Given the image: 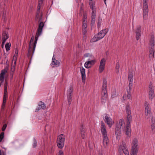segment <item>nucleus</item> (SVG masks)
I'll return each instance as SVG.
<instances>
[{
  "mask_svg": "<svg viewBox=\"0 0 155 155\" xmlns=\"http://www.w3.org/2000/svg\"><path fill=\"white\" fill-rule=\"evenodd\" d=\"M101 131L103 135V148L107 149L108 147V143L109 141L107 137L106 127L103 121L101 122Z\"/></svg>",
  "mask_w": 155,
  "mask_h": 155,
  "instance_id": "f257e3e1",
  "label": "nucleus"
},
{
  "mask_svg": "<svg viewBox=\"0 0 155 155\" xmlns=\"http://www.w3.org/2000/svg\"><path fill=\"white\" fill-rule=\"evenodd\" d=\"M107 81L106 79H104L103 81L101 91V101L105 103L108 100V94L107 91Z\"/></svg>",
  "mask_w": 155,
  "mask_h": 155,
  "instance_id": "f03ea898",
  "label": "nucleus"
},
{
  "mask_svg": "<svg viewBox=\"0 0 155 155\" xmlns=\"http://www.w3.org/2000/svg\"><path fill=\"white\" fill-rule=\"evenodd\" d=\"M34 38V36L33 35L32 36L30 41L28 51V57L31 56V55L32 56L33 55L35 51L37 42L35 45L34 44L35 41V40L33 43Z\"/></svg>",
  "mask_w": 155,
  "mask_h": 155,
  "instance_id": "7ed1b4c3",
  "label": "nucleus"
},
{
  "mask_svg": "<svg viewBox=\"0 0 155 155\" xmlns=\"http://www.w3.org/2000/svg\"><path fill=\"white\" fill-rule=\"evenodd\" d=\"M89 3L90 7L92 10V15L91 16V25L92 26L95 23V19L96 18V9L94 5L92 3L91 0H89Z\"/></svg>",
  "mask_w": 155,
  "mask_h": 155,
  "instance_id": "20e7f679",
  "label": "nucleus"
},
{
  "mask_svg": "<svg viewBox=\"0 0 155 155\" xmlns=\"http://www.w3.org/2000/svg\"><path fill=\"white\" fill-rule=\"evenodd\" d=\"M65 137L63 134H61L58 136L57 140V143L58 148L62 149L64 146Z\"/></svg>",
  "mask_w": 155,
  "mask_h": 155,
  "instance_id": "39448f33",
  "label": "nucleus"
},
{
  "mask_svg": "<svg viewBox=\"0 0 155 155\" xmlns=\"http://www.w3.org/2000/svg\"><path fill=\"white\" fill-rule=\"evenodd\" d=\"M138 140L134 138L132 140V143L131 152L132 155H137L138 150Z\"/></svg>",
  "mask_w": 155,
  "mask_h": 155,
  "instance_id": "423d86ee",
  "label": "nucleus"
},
{
  "mask_svg": "<svg viewBox=\"0 0 155 155\" xmlns=\"http://www.w3.org/2000/svg\"><path fill=\"white\" fill-rule=\"evenodd\" d=\"M144 107L145 115L147 118H150L152 115V113L150 104L147 101L145 102Z\"/></svg>",
  "mask_w": 155,
  "mask_h": 155,
  "instance_id": "0eeeda50",
  "label": "nucleus"
},
{
  "mask_svg": "<svg viewBox=\"0 0 155 155\" xmlns=\"http://www.w3.org/2000/svg\"><path fill=\"white\" fill-rule=\"evenodd\" d=\"M147 2L148 0H143V16L144 19L147 18L148 12Z\"/></svg>",
  "mask_w": 155,
  "mask_h": 155,
  "instance_id": "6e6552de",
  "label": "nucleus"
},
{
  "mask_svg": "<svg viewBox=\"0 0 155 155\" xmlns=\"http://www.w3.org/2000/svg\"><path fill=\"white\" fill-rule=\"evenodd\" d=\"M44 25V24L43 22H40L37 30V32L35 35V41L34 45H35L37 42L38 37L41 34L43 27Z\"/></svg>",
  "mask_w": 155,
  "mask_h": 155,
  "instance_id": "1a4fd4ad",
  "label": "nucleus"
},
{
  "mask_svg": "<svg viewBox=\"0 0 155 155\" xmlns=\"http://www.w3.org/2000/svg\"><path fill=\"white\" fill-rule=\"evenodd\" d=\"M103 119L110 128L114 123V121L110 117H109L106 114L104 115Z\"/></svg>",
  "mask_w": 155,
  "mask_h": 155,
  "instance_id": "9d476101",
  "label": "nucleus"
},
{
  "mask_svg": "<svg viewBox=\"0 0 155 155\" xmlns=\"http://www.w3.org/2000/svg\"><path fill=\"white\" fill-rule=\"evenodd\" d=\"M18 53V50L16 49L15 51V54L13 57L11 65V70L12 71H14L15 70Z\"/></svg>",
  "mask_w": 155,
  "mask_h": 155,
  "instance_id": "9b49d317",
  "label": "nucleus"
},
{
  "mask_svg": "<svg viewBox=\"0 0 155 155\" xmlns=\"http://www.w3.org/2000/svg\"><path fill=\"white\" fill-rule=\"evenodd\" d=\"M154 93L152 83H150L149 86V99L152 100L154 97Z\"/></svg>",
  "mask_w": 155,
  "mask_h": 155,
  "instance_id": "f8f14e48",
  "label": "nucleus"
},
{
  "mask_svg": "<svg viewBox=\"0 0 155 155\" xmlns=\"http://www.w3.org/2000/svg\"><path fill=\"white\" fill-rule=\"evenodd\" d=\"M72 92L73 87L71 86L69 87V89L68 90L67 94L68 104L69 105H70L71 103Z\"/></svg>",
  "mask_w": 155,
  "mask_h": 155,
  "instance_id": "ddd939ff",
  "label": "nucleus"
},
{
  "mask_svg": "<svg viewBox=\"0 0 155 155\" xmlns=\"http://www.w3.org/2000/svg\"><path fill=\"white\" fill-rule=\"evenodd\" d=\"M106 60L104 58H102L100 61L99 67L98 69L100 73H101L104 70L105 67Z\"/></svg>",
  "mask_w": 155,
  "mask_h": 155,
  "instance_id": "4468645a",
  "label": "nucleus"
},
{
  "mask_svg": "<svg viewBox=\"0 0 155 155\" xmlns=\"http://www.w3.org/2000/svg\"><path fill=\"white\" fill-rule=\"evenodd\" d=\"M8 85V83L7 81L5 80V82L4 84V95H3V105L4 104H5L6 101V98H7V88Z\"/></svg>",
  "mask_w": 155,
  "mask_h": 155,
  "instance_id": "2eb2a0df",
  "label": "nucleus"
},
{
  "mask_svg": "<svg viewBox=\"0 0 155 155\" xmlns=\"http://www.w3.org/2000/svg\"><path fill=\"white\" fill-rule=\"evenodd\" d=\"M96 60L95 59L86 61L84 63V67L87 68H91L95 63Z\"/></svg>",
  "mask_w": 155,
  "mask_h": 155,
  "instance_id": "dca6fc26",
  "label": "nucleus"
},
{
  "mask_svg": "<svg viewBox=\"0 0 155 155\" xmlns=\"http://www.w3.org/2000/svg\"><path fill=\"white\" fill-rule=\"evenodd\" d=\"M108 31V29H103L100 32L98 33L97 35L99 37V38L101 39L104 37Z\"/></svg>",
  "mask_w": 155,
  "mask_h": 155,
  "instance_id": "f3484780",
  "label": "nucleus"
},
{
  "mask_svg": "<svg viewBox=\"0 0 155 155\" xmlns=\"http://www.w3.org/2000/svg\"><path fill=\"white\" fill-rule=\"evenodd\" d=\"M141 26L140 25H138L137 26L136 30V40L138 41L140 39L141 36Z\"/></svg>",
  "mask_w": 155,
  "mask_h": 155,
  "instance_id": "a211bd4d",
  "label": "nucleus"
},
{
  "mask_svg": "<svg viewBox=\"0 0 155 155\" xmlns=\"http://www.w3.org/2000/svg\"><path fill=\"white\" fill-rule=\"evenodd\" d=\"M42 12H40V9L39 10L37 9L35 20L39 22L41 21L42 19Z\"/></svg>",
  "mask_w": 155,
  "mask_h": 155,
  "instance_id": "6ab92c4d",
  "label": "nucleus"
},
{
  "mask_svg": "<svg viewBox=\"0 0 155 155\" xmlns=\"http://www.w3.org/2000/svg\"><path fill=\"white\" fill-rule=\"evenodd\" d=\"M8 38V33L6 31H4L2 33V46L3 47L4 43L5 42L6 40Z\"/></svg>",
  "mask_w": 155,
  "mask_h": 155,
  "instance_id": "aec40b11",
  "label": "nucleus"
},
{
  "mask_svg": "<svg viewBox=\"0 0 155 155\" xmlns=\"http://www.w3.org/2000/svg\"><path fill=\"white\" fill-rule=\"evenodd\" d=\"M120 129L121 128L118 127V126L116 127L115 129V135L117 139H119L121 136Z\"/></svg>",
  "mask_w": 155,
  "mask_h": 155,
  "instance_id": "412c9836",
  "label": "nucleus"
},
{
  "mask_svg": "<svg viewBox=\"0 0 155 155\" xmlns=\"http://www.w3.org/2000/svg\"><path fill=\"white\" fill-rule=\"evenodd\" d=\"M80 72L81 75L82 81L84 83L86 79L85 70L83 67H81L80 68Z\"/></svg>",
  "mask_w": 155,
  "mask_h": 155,
  "instance_id": "4be33fe9",
  "label": "nucleus"
},
{
  "mask_svg": "<svg viewBox=\"0 0 155 155\" xmlns=\"http://www.w3.org/2000/svg\"><path fill=\"white\" fill-rule=\"evenodd\" d=\"M60 64L59 61L55 59L54 55L52 58V62L51 63V66L53 67H58L59 66Z\"/></svg>",
  "mask_w": 155,
  "mask_h": 155,
  "instance_id": "5701e85b",
  "label": "nucleus"
},
{
  "mask_svg": "<svg viewBox=\"0 0 155 155\" xmlns=\"http://www.w3.org/2000/svg\"><path fill=\"white\" fill-rule=\"evenodd\" d=\"M130 125H127L126 127V130L125 134L127 135V137H130L131 136V132L130 129Z\"/></svg>",
  "mask_w": 155,
  "mask_h": 155,
  "instance_id": "b1692460",
  "label": "nucleus"
},
{
  "mask_svg": "<svg viewBox=\"0 0 155 155\" xmlns=\"http://www.w3.org/2000/svg\"><path fill=\"white\" fill-rule=\"evenodd\" d=\"M155 42L154 39L153 34H152L150 35L149 40V45L155 46Z\"/></svg>",
  "mask_w": 155,
  "mask_h": 155,
  "instance_id": "393cba45",
  "label": "nucleus"
},
{
  "mask_svg": "<svg viewBox=\"0 0 155 155\" xmlns=\"http://www.w3.org/2000/svg\"><path fill=\"white\" fill-rule=\"evenodd\" d=\"M6 72V71L5 69L1 71L0 76V83H2L3 82L5 78V75Z\"/></svg>",
  "mask_w": 155,
  "mask_h": 155,
  "instance_id": "a878e982",
  "label": "nucleus"
},
{
  "mask_svg": "<svg viewBox=\"0 0 155 155\" xmlns=\"http://www.w3.org/2000/svg\"><path fill=\"white\" fill-rule=\"evenodd\" d=\"M117 126H118V127H119L121 129L125 127V124L123 119H121L120 120L119 123L117 124L116 127H117Z\"/></svg>",
  "mask_w": 155,
  "mask_h": 155,
  "instance_id": "bb28decb",
  "label": "nucleus"
},
{
  "mask_svg": "<svg viewBox=\"0 0 155 155\" xmlns=\"http://www.w3.org/2000/svg\"><path fill=\"white\" fill-rule=\"evenodd\" d=\"M131 114H127V125H130V123L132 121V117Z\"/></svg>",
  "mask_w": 155,
  "mask_h": 155,
  "instance_id": "cd10ccee",
  "label": "nucleus"
},
{
  "mask_svg": "<svg viewBox=\"0 0 155 155\" xmlns=\"http://www.w3.org/2000/svg\"><path fill=\"white\" fill-rule=\"evenodd\" d=\"M127 92L128 94L127 95L126 94H124L123 96V99L124 100H127L131 98V96L130 92H129L128 90H127Z\"/></svg>",
  "mask_w": 155,
  "mask_h": 155,
  "instance_id": "c85d7f7f",
  "label": "nucleus"
},
{
  "mask_svg": "<svg viewBox=\"0 0 155 155\" xmlns=\"http://www.w3.org/2000/svg\"><path fill=\"white\" fill-rule=\"evenodd\" d=\"M38 107L41 109H42L43 110H45L46 107L45 104L43 102L41 101H40L39 103Z\"/></svg>",
  "mask_w": 155,
  "mask_h": 155,
  "instance_id": "c756f323",
  "label": "nucleus"
},
{
  "mask_svg": "<svg viewBox=\"0 0 155 155\" xmlns=\"http://www.w3.org/2000/svg\"><path fill=\"white\" fill-rule=\"evenodd\" d=\"M125 110L127 114H131L130 107L129 104H127L126 105Z\"/></svg>",
  "mask_w": 155,
  "mask_h": 155,
  "instance_id": "7c9ffc66",
  "label": "nucleus"
},
{
  "mask_svg": "<svg viewBox=\"0 0 155 155\" xmlns=\"http://www.w3.org/2000/svg\"><path fill=\"white\" fill-rule=\"evenodd\" d=\"M99 37L97 35H95L94 36L91 40V42H94L98 41L100 40Z\"/></svg>",
  "mask_w": 155,
  "mask_h": 155,
  "instance_id": "2f4dec72",
  "label": "nucleus"
},
{
  "mask_svg": "<svg viewBox=\"0 0 155 155\" xmlns=\"http://www.w3.org/2000/svg\"><path fill=\"white\" fill-rule=\"evenodd\" d=\"M154 52L155 51H149V57L150 60L154 58Z\"/></svg>",
  "mask_w": 155,
  "mask_h": 155,
  "instance_id": "473e14b6",
  "label": "nucleus"
},
{
  "mask_svg": "<svg viewBox=\"0 0 155 155\" xmlns=\"http://www.w3.org/2000/svg\"><path fill=\"white\" fill-rule=\"evenodd\" d=\"M151 133L153 134L155 133V123L151 124Z\"/></svg>",
  "mask_w": 155,
  "mask_h": 155,
  "instance_id": "72a5a7b5",
  "label": "nucleus"
},
{
  "mask_svg": "<svg viewBox=\"0 0 155 155\" xmlns=\"http://www.w3.org/2000/svg\"><path fill=\"white\" fill-rule=\"evenodd\" d=\"M87 22V14L86 13H84L82 17V22Z\"/></svg>",
  "mask_w": 155,
  "mask_h": 155,
  "instance_id": "f704fd0d",
  "label": "nucleus"
},
{
  "mask_svg": "<svg viewBox=\"0 0 155 155\" xmlns=\"http://www.w3.org/2000/svg\"><path fill=\"white\" fill-rule=\"evenodd\" d=\"M86 129L84 125L82 124L80 126V132H86Z\"/></svg>",
  "mask_w": 155,
  "mask_h": 155,
  "instance_id": "c9c22d12",
  "label": "nucleus"
},
{
  "mask_svg": "<svg viewBox=\"0 0 155 155\" xmlns=\"http://www.w3.org/2000/svg\"><path fill=\"white\" fill-rule=\"evenodd\" d=\"M11 46V44L10 43H7L5 46L6 50L7 51H8L10 49V47Z\"/></svg>",
  "mask_w": 155,
  "mask_h": 155,
  "instance_id": "e433bc0d",
  "label": "nucleus"
},
{
  "mask_svg": "<svg viewBox=\"0 0 155 155\" xmlns=\"http://www.w3.org/2000/svg\"><path fill=\"white\" fill-rule=\"evenodd\" d=\"M133 76L132 74L131 73L129 74L128 75V80L130 82H133Z\"/></svg>",
  "mask_w": 155,
  "mask_h": 155,
  "instance_id": "4c0bfd02",
  "label": "nucleus"
},
{
  "mask_svg": "<svg viewBox=\"0 0 155 155\" xmlns=\"http://www.w3.org/2000/svg\"><path fill=\"white\" fill-rule=\"evenodd\" d=\"M43 0H38V5L37 7V9H40L41 8V5L43 3Z\"/></svg>",
  "mask_w": 155,
  "mask_h": 155,
  "instance_id": "58836bf2",
  "label": "nucleus"
},
{
  "mask_svg": "<svg viewBox=\"0 0 155 155\" xmlns=\"http://www.w3.org/2000/svg\"><path fill=\"white\" fill-rule=\"evenodd\" d=\"M121 148L122 149L123 151L125 149H127V145L125 143H123L121 147Z\"/></svg>",
  "mask_w": 155,
  "mask_h": 155,
  "instance_id": "ea45409f",
  "label": "nucleus"
},
{
  "mask_svg": "<svg viewBox=\"0 0 155 155\" xmlns=\"http://www.w3.org/2000/svg\"><path fill=\"white\" fill-rule=\"evenodd\" d=\"M120 68V65L118 62H117L116 64L115 68L116 71L117 72H119V69Z\"/></svg>",
  "mask_w": 155,
  "mask_h": 155,
  "instance_id": "a19ab883",
  "label": "nucleus"
},
{
  "mask_svg": "<svg viewBox=\"0 0 155 155\" xmlns=\"http://www.w3.org/2000/svg\"><path fill=\"white\" fill-rule=\"evenodd\" d=\"M32 146L33 148H35L37 147V142L35 138H34L33 139V143Z\"/></svg>",
  "mask_w": 155,
  "mask_h": 155,
  "instance_id": "79ce46f5",
  "label": "nucleus"
},
{
  "mask_svg": "<svg viewBox=\"0 0 155 155\" xmlns=\"http://www.w3.org/2000/svg\"><path fill=\"white\" fill-rule=\"evenodd\" d=\"M4 132H2L0 134V142L2 141V139L4 137Z\"/></svg>",
  "mask_w": 155,
  "mask_h": 155,
  "instance_id": "37998d69",
  "label": "nucleus"
},
{
  "mask_svg": "<svg viewBox=\"0 0 155 155\" xmlns=\"http://www.w3.org/2000/svg\"><path fill=\"white\" fill-rule=\"evenodd\" d=\"M132 82H130L129 84V90L128 91L129 92H130V91L132 89Z\"/></svg>",
  "mask_w": 155,
  "mask_h": 155,
  "instance_id": "c03bdc74",
  "label": "nucleus"
},
{
  "mask_svg": "<svg viewBox=\"0 0 155 155\" xmlns=\"http://www.w3.org/2000/svg\"><path fill=\"white\" fill-rule=\"evenodd\" d=\"M85 132H80V134L82 139H84L85 137Z\"/></svg>",
  "mask_w": 155,
  "mask_h": 155,
  "instance_id": "a18cd8bd",
  "label": "nucleus"
},
{
  "mask_svg": "<svg viewBox=\"0 0 155 155\" xmlns=\"http://www.w3.org/2000/svg\"><path fill=\"white\" fill-rule=\"evenodd\" d=\"M123 152L125 155H129V152L128 149H125L124 150H123Z\"/></svg>",
  "mask_w": 155,
  "mask_h": 155,
  "instance_id": "49530a36",
  "label": "nucleus"
},
{
  "mask_svg": "<svg viewBox=\"0 0 155 155\" xmlns=\"http://www.w3.org/2000/svg\"><path fill=\"white\" fill-rule=\"evenodd\" d=\"M150 50L149 51H155L154 46L149 45Z\"/></svg>",
  "mask_w": 155,
  "mask_h": 155,
  "instance_id": "de8ad7c7",
  "label": "nucleus"
},
{
  "mask_svg": "<svg viewBox=\"0 0 155 155\" xmlns=\"http://www.w3.org/2000/svg\"><path fill=\"white\" fill-rule=\"evenodd\" d=\"M87 27V22H83L82 28H86Z\"/></svg>",
  "mask_w": 155,
  "mask_h": 155,
  "instance_id": "09e8293b",
  "label": "nucleus"
},
{
  "mask_svg": "<svg viewBox=\"0 0 155 155\" xmlns=\"http://www.w3.org/2000/svg\"><path fill=\"white\" fill-rule=\"evenodd\" d=\"M151 117L150 120L151 121V124H155V121L154 120V118L152 116V115L151 117Z\"/></svg>",
  "mask_w": 155,
  "mask_h": 155,
  "instance_id": "8fccbe9b",
  "label": "nucleus"
},
{
  "mask_svg": "<svg viewBox=\"0 0 155 155\" xmlns=\"http://www.w3.org/2000/svg\"><path fill=\"white\" fill-rule=\"evenodd\" d=\"M87 32L86 28H82V32L83 35H85Z\"/></svg>",
  "mask_w": 155,
  "mask_h": 155,
  "instance_id": "3c124183",
  "label": "nucleus"
},
{
  "mask_svg": "<svg viewBox=\"0 0 155 155\" xmlns=\"http://www.w3.org/2000/svg\"><path fill=\"white\" fill-rule=\"evenodd\" d=\"M7 127V125L6 124H4L2 128V131H4L6 129Z\"/></svg>",
  "mask_w": 155,
  "mask_h": 155,
  "instance_id": "603ef678",
  "label": "nucleus"
},
{
  "mask_svg": "<svg viewBox=\"0 0 155 155\" xmlns=\"http://www.w3.org/2000/svg\"><path fill=\"white\" fill-rule=\"evenodd\" d=\"M7 2V0H5V2H2L1 3V5H5L6 3Z\"/></svg>",
  "mask_w": 155,
  "mask_h": 155,
  "instance_id": "864d4df0",
  "label": "nucleus"
},
{
  "mask_svg": "<svg viewBox=\"0 0 155 155\" xmlns=\"http://www.w3.org/2000/svg\"><path fill=\"white\" fill-rule=\"evenodd\" d=\"M58 155H64L63 152L61 150L59 151V153Z\"/></svg>",
  "mask_w": 155,
  "mask_h": 155,
  "instance_id": "5fc2aeb1",
  "label": "nucleus"
},
{
  "mask_svg": "<svg viewBox=\"0 0 155 155\" xmlns=\"http://www.w3.org/2000/svg\"><path fill=\"white\" fill-rule=\"evenodd\" d=\"M101 21H100V20L99 19L98 20V22L97 23V26L98 28H99L100 27L101 25Z\"/></svg>",
  "mask_w": 155,
  "mask_h": 155,
  "instance_id": "6e6d98bb",
  "label": "nucleus"
},
{
  "mask_svg": "<svg viewBox=\"0 0 155 155\" xmlns=\"http://www.w3.org/2000/svg\"><path fill=\"white\" fill-rule=\"evenodd\" d=\"M0 155H5V153L4 152H2L1 150H0Z\"/></svg>",
  "mask_w": 155,
  "mask_h": 155,
  "instance_id": "4d7b16f0",
  "label": "nucleus"
},
{
  "mask_svg": "<svg viewBox=\"0 0 155 155\" xmlns=\"http://www.w3.org/2000/svg\"><path fill=\"white\" fill-rule=\"evenodd\" d=\"M40 109H41L40 108H39V107H38L35 109V112H37Z\"/></svg>",
  "mask_w": 155,
  "mask_h": 155,
  "instance_id": "13d9d810",
  "label": "nucleus"
},
{
  "mask_svg": "<svg viewBox=\"0 0 155 155\" xmlns=\"http://www.w3.org/2000/svg\"><path fill=\"white\" fill-rule=\"evenodd\" d=\"M89 54H86L84 55V56L85 57H87L88 56Z\"/></svg>",
  "mask_w": 155,
  "mask_h": 155,
  "instance_id": "bf43d9fd",
  "label": "nucleus"
},
{
  "mask_svg": "<svg viewBox=\"0 0 155 155\" xmlns=\"http://www.w3.org/2000/svg\"><path fill=\"white\" fill-rule=\"evenodd\" d=\"M80 12H81V11H83V10L82 9V8H80Z\"/></svg>",
  "mask_w": 155,
  "mask_h": 155,
  "instance_id": "052dcab7",
  "label": "nucleus"
},
{
  "mask_svg": "<svg viewBox=\"0 0 155 155\" xmlns=\"http://www.w3.org/2000/svg\"><path fill=\"white\" fill-rule=\"evenodd\" d=\"M104 0V3L105 4V5H106V0Z\"/></svg>",
  "mask_w": 155,
  "mask_h": 155,
  "instance_id": "680f3d73",
  "label": "nucleus"
},
{
  "mask_svg": "<svg viewBox=\"0 0 155 155\" xmlns=\"http://www.w3.org/2000/svg\"><path fill=\"white\" fill-rule=\"evenodd\" d=\"M114 97V96L113 95H111V98H113Z\"/></svg>",
  "mask_w": 155,
  "mask_h": 155,
  "instance_id": "e2e57ef3",
  "label": "nucleus"
},
{
  "mask_svg": "<svg viewBox=\"0 0 155 155\" xmlns=\"http://www.w3.org/2000/svg\"><path fill=\"white\" fill-rule=\"evenodd\" d=\"M76 0L77 1H78V0Z\"/></svg>",
  "mask_w": 155,
  "mask_h": 155,
  "instance_id": "0e129e2a",
  "label": "nucleus"
}]
</instances>
